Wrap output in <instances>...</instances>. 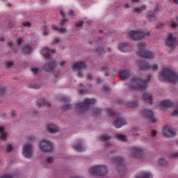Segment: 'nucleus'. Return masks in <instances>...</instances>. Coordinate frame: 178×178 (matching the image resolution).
Returning a JSON list of instances; mask_svg holds the SVG:
<instances>
[{
  "mask_svg": "<svg viewBox=\"0 0 178 178\" xmlns=\"http://www.w3.org/2000/svg\"><path fill=\"white\" fill-rule=\"evenodd\" d=\"M149 81H151V74L147 75L146 79H143L140 76H134L128 83V87L130 90H145Z\"/></svg>",
  "mask_w": 178,
  "mask_h": 178,
  "instance_id": "f257e3e1",
  "label": "nucleus"
},
{
  "mask_svg": "<svg viewBox=\"0 0 178 178\" xmlns=\"http://www.w3.org/2000/svg\"><path fill=\"white\" fill-rule=\"evenodd\" d=\"M159 80L160 81H169L172 84H177L178 83V74L173 72L169 67H164L159 74Z\"/></svg>",
  "mask_w": 178,
  "mask_h": 178,
  "instance_id": "f03ea898",
  "label": "nucleus"
},
{
  "mask_svg": "<svg viewBox=\"0 0 178 178\" xmlns=\"http://www.w3.org/2000/svg\"><path fill=\"white\" fill-rule=\"evenodd\" d=\"M35 140V137L33 136H29L28 137V141L26 143L23 145L22 147V155L24 156V158H26V159H31V158L33 157V141Z\"/></svg>",
  "mask_w": 178,
  "mask_h": 178,
  "instance_id": "7ed1b4c3",
  "label": "nucleus"
},
{
  "mask_svg": "<svg viewBox=\"0 0 178 178\" xmlns=\"http://www.w3.org/2000/svg\"><path fill=\"white\" fill-rule=\"evenodd\" d=\"M90 176H106L108 167L105 165H96L90 167L88 170Z\"/></svg>",
  "mask_w": 178,
  "mask_h": 178,
  "instance_id": "20e7f679",
  "label": "nucleus"
},
{
  "mask_svg": "<svg viewBox=\"0 0 178 178\" xmlns=\"http://www.w3.org/2000/svg\"><path fill=\"white\" fill-rule=\"evenodd\" d=\"M145 47H147V44L143 42L138 44V56L140 58H146V59H154V58H155V53L149 50H145Z\"/></svg>",
  "mask_w": 178,
  "mask_h": 178,
  "instance_id": "39448f33",
  "label": "nucleus"
},
{
  "mask_svg": "<svg viewBox=\"0 0 178 178\" xmlns=\"http://www.w3.org/2000/svg\"><path fill=\"white\" fill-rule=\"evenodd\" d=\"M95 104V99H85L82 103H77L76 104V109L79 112L81 111L82 112L85 111H88L90 109V105H94Z\"/></svg>",
  "mask_w": 178,
  "mask_h": 178,
  "instance_id": "423d86ee",
  "label": "nucleus"
},
{
  "mask_svg": "<svg viewBox=\"0 0 178 178\" xmlns=\"http://www.w3.org/2000/svg\"><path fill=\"white\" fill-rule=\"evenodd\" d=\"M149 33H145L141 29L131 30L128 32V35L133 41H138V40H143L144 37L148 35Z\"/></svg>",
  "mask_w": 178,
  "mask_h": 178,
  "instance_id": "0eeeda50",
  "label": "nucleus"
},
{
  "mask_svg": "<svg viewBox=\"0 0 178 178\" xmlns=\"http://www.w3.org/2000/svg\"><path fill=\"white\" fill-rule=\"evenodd\" d=\"M39 147L42 152H52L54 151V145L49 140L43 139L39 143Z\"/></svg>",
  "mask_w": 178,
  "mask_h": 178,
  "instance_id": "6e6552de",
  "label": "nucleus"
},
{
  "mask_svg": "<svg viewBox=\"0 0 178 178\" xmlns=\"http://www.w3.org/2000/svg\"><path fill=\"white\" fill-rule=\"evenodd\" d=\"M140 115L145 119H149L152 123H156V118L154 115V111L149 108H144L140 111Z\"/></svg>",
  "mask_w": 178,
  "mask_h": 178,
  "instance_id": "1a4fd4ad",
  "label": "nucleus"
},
{
  "mask_svg": "<svg viewBox=\"0 0 178 178\" xmlns=\"http://www.w3.org/2000/svg\"><path fill=\"white\" fill-rule=\"evenodd\" d=\"M87 64L84 61L77 62L72 65V69L74 72H78V77H83V72H81V69H86Z\"/></svg>",
  "mask_w": 178,
  "mask_h": 178,
  "instance_id": "9d476101",
  "label": "nucleus"
},
{
  "mask_svg": "<svg viewBox=\"0 0 178 178\" xmlns=\"http://www.w3.org/2000/svg\"><path fill=\"white\" fill-rule=\"evenodd\" d=\"M161 134L166 138H172L176 136V130L173 129L172 127L165 126L163 128Z\"/></svg>",
  "mask_w": 178,
  "mask_h": 178,
  "instance_id": "9b49d317",
  "label": "nucleus"
},
{
  "mask_svg": "<svg viewBox=\"0 0 178 178\" xmlns=\"http://www.w3.org/2000/svg\"><path fill=\"white\" fill-rule=\"evenodd\" d=\"M165 45L170 48H175L176 47V38L173 36V34L169 33L167 36V39L165 42Z\"/></svg>",
  "mask_w": 178,
  "mask_h": 178,
  "instance_id": "f8f14e48",
  "label": "nucleus"
},
{
  "mask_svg": "<svg viewBox=\"0 0 178 178\" xmlns=\"http://www.w3.org/2000/svg\"><path fill=\"white\" fill-rule=\"evenodd\" d=\"M56 67V61H49L47 62L43 66L42 70L47 73H49V72H52L54 69Z\"/></svg>",
  "mask_w": 178,
  "mask_h": 178,
  "instance_id": "ddd939ff",
  "label": "nucleus"
},
{
  "mask_svg": "<svg viewBox=\"0 0 178 178\" xmlns=\"http://www.w3.org/2000/svg\"><path fill=\"white\" fill-rule=\"evenodd\" d=\"M138 68L143 72H147L149 69H151V66L145 60H139L138 61Z\"/></svg>",
  "mask_w": 178,
  "mask_h": 178,
  "instance_id": "4468645a",
  "label": "nucleus"
},
{
  "mask_svg": "<svg viewBox=\"0 0 178 178\" xmlns=\"http://www.w3.org/2000/svg\"><path fill=\"white\" fill-rule=\"evenodd\" d=\"M158 105L161 109H168V108L173 106V102L170 100L165 99L159 102Z\"/></svg>",
  "mask_w": 178,
  "mask_h": 178,
  "instance_id": "2eb2a0df",
  "label": "nucleus"
},
{
  "mask_svg": "<svg viewBox=\"0 0 178 178\" xmlns=\"http://www.w3.org/2000/svg\"><path fill=\"white\" fill-rule=\"evenodd\" d=\"M126 124H127L126 120L122 118H118L113 122V126L115 129H120V127H123V126H126Z\"/></svg>",
  "mask_w": 178,
  "mask_h": 178,
  "instance_id": "dca6fc26",
  "label": "nucleus"
},
{
  "mask_svg": "<svg viewBox=\"0 0 178 178\" xmlns=\"http://www.w3.org/2000/svg\"><path fill=\"white\" fill-rule=\"evenodd\" d=\"M131 155L134 158H141L143 156V149L138 147H134L131 149Z\"/></svg>",
  "mask_w": 178,
  "mask_h": 178,
  "instance_id": "f3484780",
  "label": "nucleus"
},
{
  "mask_svg": "<svg viewBox=\"0 0 178 178\" xmlns=\"http://www.w3.org/2000/svg\"><path fill=\"white\" fill-rule=\"evenodd\" d=\"M118 76L121 80H126L131 76V74L127 70H121L118 72Z\"/></svg>",
  "mask_w": 178,
  "mask_h": 178,
  "instance_id": "a211bd4d",
  "label": "nucleus"
},
{
  "mask_svg": "<svg viewBox=\"0 0 178 178\" xmlns=\"http://www.w3.org/2000/svg\"><path fill=\"white\" fill-rule=\"evenodd\" d=\"M56 49H51L48 47H44L40 51L41 55L44 58H49L51 56V54H55Z\"/></svg>",
  "mask_w": 178,
  "mask_h": 178,
  "instance_id": "6ab92c4d",
  "label": "nucleus"
},
{
  "mask_svg": "<svg viewBox=\"0 0 178 178\" xmlns=\"http://www.w3.org/2000/svg\"><path fill=\"white\" fill-rule=\"evenodd\" d=\"M46 130L51 134H55L56 133H58L59 128H58L57 126L54 124H50L47 126Z\"/></svg>",
  "mask_w": 178,
  "mask_h": 178,
  "instance_id": "aec40b11",
  "label": "nucleus"
},
{
  "mask_svg": "<svg viewBox=\"0 0 178 178\" xmlns=\"http://www.w3.org/2000/svg\"><path fill=\"white\" fill-rule=\"evenodd\" d=\"M72 148L76 152H83V151H86V147H84L83 142L81 141H79L74 145Z\"/></svg>",
  "mask_w": 178,
  "mask_h": 178,
  "instance_id": "412c9836",
  "label": "nucleus"
},
{
  "mask_svg": "<svg viewBox=\"0 0 178 178\" xmlns=\"http://www.w3.org/2000/svg\"><path fill=\"white\" fill-rule=\"evenodd\" d=\"M124 106L129 108H137L138 106V102L136 100L128 101L124 103Z\"/></svg>",
  "mask_w": 178,
  "mask_h": 178,
  "instance_id": "4be33fe9",
  "label": "nucleus"
},
{
  "mask_svg": "<svg viewBox=\"0 0 178 178\" xmlns=\"http://www.w3.org/2000/svg\"><path fill=\"white\" fill-rule=\"evenodd\" d=\"M143 99L147 104H152V95L149 92H145L143 94Z\"/></svg>",
  "mask_w": 178,
  "mask_h": 178,
  "instance_id": "5701e85b",
  "label": "nucleus"
},
{
  "mask_svg": "<svg viewBox=\"0 0 178 178\" xmlns=\"http://www.w3.org/2000/svg\"><path fill=\"white\" fill-rule=\"evenodd\" d=\"M118 47L121 52H127V51H129V44H127V42L118 44Z\"/></svg>",
  "mask_w": 178,
  "mask_h": 178,
  "instance_id": "b1692460",
  "label": "nucleus"
},
{
  "mask_svg": "<svg viewBox=\"0 0 178 178\" xmlns=\"http://www.w3.org/2000/svg\"><path fill=\"white\" fill-rule=\"evenodd\" d=\"M134 178H152V174L148 172H143L140 174L136 175Z\"/></svg>",
  "mask_w": 178,
  "mask_h": 178,
  "instance_id": "393cba45",
  "label": "nucleus"
},
{
  "mask_svg": "<svg viewBox=\"0 0 178 178\" xmlns=\"http://www.w3.org/2000/svg\"><path fill=\"white\" fill-rule=\"evenodd\" d=\"M6 138H8V133L5 131L3 127H0V139L5 140Z\"/></svg>",
  "mask_w": 178,
  "mask_h": 178,
  "instance_id": "a878e982",
  "label": "nucleus"
},
{
  "mask_svg": "<svg viewBox=\"0 0 178 178\" xmlns=\"http://www.w3.org/2000/svg\"><path fill=\"white\" fill-rule=\"evenodd\" d=\"M147 9V6L146 5H142L140 7L134 8L133 9V12L134 13H141L142 12H144Z\"/></svg>",
  "mask_w": 178,
  "mask_h": 178,
  "instance_id": "bb28decb",
  "label": "nucleus"
},
{
  "mask_svg": "<svg viewBox=\"0 0 178 178\" xmlns=\"http://www.w3.org/2000/svg\"><path fill=\"white\" fill-rule=\"evenodd\" d=\"M38 106H39V108H42V106H51V104L48 103L47 102V100L42 99L41 100H39L38 102Z\"/></svg>",
  "mask_w": 178,
  "mask_h": 178,
  "instance_id": "cd10ccee",
  "label": "nucleus"
},
{
  "mask_svg": "<svg viewBox=\"0 0 178 178\" xmlns=\"http://www.w3.org/2000/svg\"><path fill=\"white\" fill-rule=\"evenodd\" d=\"M111 138V135H108V134H103L99 136L100 141H103L104 143H108V141H109Z\"/></svg>",
  "mask_w": 178,
  "mask_h": 178,
  "instance_id": "c85d7f7f",
  "label": "nucleus"
},
{
  "mask_svg": "<svg viewBox=\"0 0 178 178\" xmlns=\"http://www.w3.org/2000/svg\"><path fill=\"white\" fill-rule=\"evenodd\" d=\"M33 51V48L30 47V45H26L24 47L22 48V52L26 54V55L29 54H31Z\"/></svg>",
  "mask_w": 178,
  "mask_h": 178,
  "instance_id": "c756f323",
  "label": "nucleus"
},
{
  "mask_svg": "<svg viewBox=\"0 0 178 178\" xmlns=\"http://www.w3.org/2000/svg\"><path fill=\"white\" fill-rule=\"evenodd\" d=\"M115 137L117 140H119V141H123V142L127 141V137H126V136L122 134H116Z\"/></svg>",
  "mask_w": 178,
  "mask_h": 178,
  "instance_id": "7c9ffc66",
  "label": "nucleus"
},
{
  "mask_svg": "<svg viewBox=\"0 0 178 178\" xmlns=\"http://www.w3.org/2000/svg\"><path fill=\"white\" fill-rule=\"evenodd\" d=\"M147 18L150 22H155V20H156V17H155V15H154V12L152 11H150L147 13Z\"/></svg>",
  "mask_w": 178,
  "mask_h": 178,
  "instance_id": "2f4dec72",
  "label": "nucleus"
},
{
  "mask_svg": "<svg viewBox=\"0 0 178 178\" xmlns=\"http://www.w3.org/2000/svg\"><path fill=\"white\" fill-rule=\"evenodd\" d=\"M51 29L53 30H56V31H58V33H66V28H59L56 25H53L51 26Z\"/></svg>",
  "mask_w": 178,
  "mask_h": 178,
  "instance_id": "473e14b6",
  "label": "nucleus"
},
{
  "mask_svg": "<svg viewBox=\"0 0 178 178\" xmlns=\"http://www.w3.org/2000/svg\"><path fill=\"white\" fill-rule=\"evenodd\" d=\"M102 113V111L99 108H95L92 111V114L95 116H98V115H101Z\"/></svg>",
  "mask_w": 178,
  "mask_h": 178,
  "instance_id": "72a5a7b5",
  "label": "nucleus"
},
{
  "mask_svg": "<svg viewBox=\"0 0 178 178\" xmlns=\"http://www.w3.org/2000/svg\"><path fill=\"white\" fill-rule=\"evenodd\" d=\"M157 165H159V166H166V165H168V161H166L165 159L161 158L158 160Z\"/></svg>",
  "mask_w": 178,
  "mask_h": 178,
  "instance_id": "f704fd0d",
  "label": "nucleus"
},
{
  "mask_svg": "<svg viewBox=\"0 0 178 178\" xmlns=\"http://www.w3.org/2000/svg\"><path fill=\"white\" fill-rule=\"evenodd\" d=\"M112 161H113V162H117L118 163H122V162H123L124 160H123V157L117 156H114L112 159Z\"/></svg>",
  "mask_w": 178,
  "mask_h": 178,
  "instance_id": "c9c22d12",
  "label": "nucleus"
},
{
  "mask_svg": "<svg viewBox=\"0 0 178 178\" xmlns=\"http://www.w3.org/2000/svg\"><path fill=\"white\" fill-rule=\"evenodd\" d=\"M107 113L111 117V118H118V114L112 111L111 108L107 109Z\"/></svg>",
  "mask_w": 178,
  "mask_h": 178,
  "instance_id": "e433bc0d",
  "label": "nucleus"
},
{
  "mask_svg": "<svg viewBox=\"0 0 178 178\" xmlns=\"http://www.w3.org/2000/svg\"><path fill=\"white\" fill-rule=\"evenodd\" d=\"M13 150V145H12V144H8L7 145H6L5 147V151L6 152H12V151Z\"/></svg>",
  "mask_w": 178,
  "mask_h": 178,
  "instance_id": "4c0bfd02",
  "label": "nucleus"
},
{
  "mask_svg": "<svg viewBox=\"0 0 178 178\" xmlns=\"http://www.w3.org/2000/svg\"><path fill=\"white\" fill-rule=\"evenodd\" d=\"M31 71L32 72L33 74H38V73H40V68L37 67H32L31 68Z\"/></svg>",
  "mask_w": 178,
  "mask_h": 178,
  "instance_id": "58836bf2",
  "label": "nucleus"
},
{
  "mask_svg": "<svg viewBox=\"0 0 178 178\" xmlns=\"http://www.w3.org/2000/svg\"><path fill=\"white\" fill-rule=\"evenodd\" d=\"M55 159L52 156H48L46 158V162L49 165H52V163L54 162Z\"/></svg>",
  "mask_w": 178,
  "mask_h": 178,
  "instance_id": "ea45409f",
  "label": "nucleus"
},
{
  "mask_svg": "<svg viewBox=\"0 0 178 178\" xmlns=\"http://www.w3.org/2000/svg\"><path fill=\"white\" fill-rule=\"evenodd\" d=\"M72 108V105L71 104H65L64 106H63L61 107V111H68V109H70Z\"/></svg>",
  "mask_w": 178,
  "mask_h": 178,
  "instance_id": "a19ab883",
  "label": "nucleus"
},
{
  "mask_svg": "<svg viewBox=\"0 0 178 178\" xmlns=\"http://www.w3.org/2000/svg\"><path fill=\"white\" fill-rule=\"evenodd\" d=\"M104 51H105V48H104V47L101 46L99 47H97L96 52H97V54H104Z\"/></svg>",
  "mask_w": 178,
  "mask_h": 178,
  "instance_id": "79ce46f5",
  "label": "nucleus"
},
{
  "mask_svg": "<svg viewBox=\"0 0 178 178\" xmlns=\"http://www.w3.org/2000/svg\"><path fill=\"white\" fill-rule=\"evenodd\" d=\"M48 31H49L48 26H44L42 28V33H43L44 37H47L48 35Z\"/></svg>",
  "mask_w": 178,
  "mask_h": 178,
  "instance_id": "37998d69",
  "label": "nucleus"
},
{
  "mask_svg": "<svg viewBox=\"0 0 178 178\" xmlns=\"http://www.w3.org/2000/svg\"><path fill=\"white\" fill-rule=\"evenodd\" d=\"M170 158H171L172 159H176V158H178V152L171 153L170 155Z\"/></svg>",
  "mask_w": 178,
  "mask_h": 178,
  "instance_id": "c03bdc74",
  "label": "nucleus"
},
{
  "mask_svg": "<svg viewBox=\"0 0 178 178\" xmlns=\"http://www.w3.org/2000/svg\"><path fill=\"white\" fill-rule=\"evenodd\" d=\"M60 101H64V102H69L70 101V98L67 96H62L60 97Z\"/></svg>",
  "mask_w": 178,
  "mask_h": 178,
  "instance_id": "a18cd8bd",
  "label": "nucleus"
},
{
  "mask_svg": "<svg viewBox=\"0 0 178 178\" xmlns=\"http://www.w3.org/2000/svg\"><path fill=\"white\" fill-rule=\"evenodd\" d=\"M150 69H152L153 72H156V70H158V64L154 63V65L150 66Z\"/></svg>",
  "mask_w": 178,
  "mask_h": 178,
  "instance_id": "49530a36",
  "label": "nucleus"
},
{
  "mask_svg": "<svg viewBox=\"0 0 178 178\" xmlns=\"http://www.w3.org/2000/svg\"><path fill=\"white\" fill-rule=\"evenodd\" d=\"M13 66V62L9 61L7 63L6 67V69H12Z\"/></svg>",
  "mask_w": 178,
  "mask_h": 178,
  "instance_id": "de8ad7c7",
  "label": "nucleus"
},
{
  "mask_svg": "<svg viewBox=\"0 0 178 178\" xmlns=\"http://www.w3.org/2000/svg\"><path fill=\"white\" fill-rule=\"evenodd\" d=\"M6 91V88L5 86H0V95H2V94H5V92Z\"/></svg>",
  "mask_w": 178,
  "mask_h": 178,
  "instance_id": "09e8293b",
  "label": "nucleus"
},
{
  "mask_svg": "<svg viewBox=\"0 0 178 178\" xmlns=\"http://www.w3.org/2000/svg\"><path fill=\"white\" fill-rule=\"evenodd\" d=\"M84 24V22L83 21H79L75 24V26L76 27H81Z\"/></svg>",
  "mask_w": 178,
  "mask_h": 178,
  "instance_id": "8fccbe9b",
  "label": "nucleus"
},
{
  "mask_svg": "<svg viewBox=\"0 0 178 178\" xmlns=\"http://www.w3.org/2000/svg\"><path fill=\"white\" fill-rule=\"evenodd\" d=\"M31 88H34L35 90H38V88H41V85H31L30 86Z\"/></svg>",
  "mask_w": 178,
  "mask_h": 178,
  "instance_id": "3c124183",
  "label": "nucleus"
},
{
  "mask_svg": "<svg viewBox=\"0 0 178 178\" xmlns=\"http://www.w3.org/2000/svg\"><path fill=\"white\" fill-rule=\"evenodd\" d=\"M22 26L23 27H31V24L30 22H24Z\"/></svg>",
  "mask_w": 178,
  "mask_h": 178,
  "instance_id": "603ef678",
  "label": "nucleus"
},
{
  "mask_svg": "<svg viewBox=\"0 0 178 178\" xmlns=\"http://www.w3.org/2000/svg\"><path fill=\"white\" fill-rule=\"evenodd\" d=\"M69 22V20L66 18H64L63 19H62L60 22V26H63V24H65L66 22Z\"/></svg>",
  "mask_w": 178,
  "mask_h": 178,
  "instance_id": "864d4df0",
  "label": "nucleus"
},
{
  "mask_svg": "<svg viewBox=\"0 0 178 178\" xmlns=\"http://www.w3.org/2000/svg\"><path fill=\"white\" fill-rule=\"evenodd\" d=\"M177 23H176V22H171V27L172 28V29H176V28H177Z\"/></svg>",
  "mask_w": 178,
  "mask_h": 178,
  "instance_id": "5fc2aeb1",
  "label": "nucleus"
},
{
  "mask_svg": "<svg viewBox=\"0 0 178 178\" xmlns=\"http://www.w3.org/2000/svg\"><path fill=\"white\" fill-rule=\"evenodd\" d=\"M151 136L152 137H155V136H156V131L152 130L151 132Z\"/></svg>",
  "mask_w": 178,
  "mask_h": 178,
  "instance_id": "6e6d98bb",
  "label": "nucleus"
},
{
  "mask_svg": "<svg viewBox=\"0 0 178 178\" xmlns=\"http://www.w3.org/2000/svg\"><path fill=\"white\" fill-rule=\"evenodd\" d=\"M10 115H11V118H16V115H17L16 111H12L10 113Z\"/></svg>",
  "mask_w": 178,
  "mask_h": 178,
  "instance_id": "4d7b16f0",
  "label": "nucleus"
},
{
  "mask_svg": "<svg viewBox=\"0 0 178 178\" xmlns=\"http://www.w3.org/2000/svg\"><path fill=\"white\" fill-rule=\"evenodd\" d=\"M172 116H178V110H175L171 115Z\"/></svg>",
  "mask_w": 178,
  "mask_h": 178,
  "instance_id": "13d9d810",
  "label": "nucleus"
},
{
  "mask_svg": "<svg viewBox=\"0 0 178 178\" xmlns=\"http://www.w3.org/2000/svg\"><path fill=\"white\" fill-rule=\"evenodd\" d=\"M105 147H106V148H111V147H112V144H111V143L108 142L107 143H106Z\"/></svg>",
  "mask_w": 178,
  "mask_h": 178,
  "instance_id": "bf43d9fd",
  "label": "nucleus"
},
{
  "mask_svg": "<svg viewBox=\"0 0 178 178\" xmlns=\"http://www.w3.org/2000/svg\"><path fill=\"white\" fill-rule=\"evenodd\" d=\"M60 40L59 38H56L52 42V44H58Z\"/></svg>",
  "mask_w": 178,
  "mask_h": 178,
  "instance_id": "052dcab7",
  "label": "nucleus"
},
{
  "mask_svg": "<svg viewBox=\"0 0 178 178\" xmlns=\"http://www.w3.org/2000/svg\"><path fill=\"white\" fill-rule=\"evenodd\" d=\"M124 9H129V8H130V5L129 4V3H124Z\"/></svg>",
  "mask_w": 178,
  "mask_h": 178,
  "instance_id": "680f3d73",
  "label": "nucleus"
},
{
  "mask_svg": "<svg viewBox=\"0 0 178 178\" xmlns=\"http://www.w3.org/2000/svg\"><path fill=\"white\" fill-rule=\"evenodd\" d=\"M0 178H12V176L10 175H3L0 177Z\"/></svg>",
  "mask_w": 178,
  "mask_h": 178,
  "instance_id": "e2e57ef3",
  "label": "nucleus"
},
{
  "mask_svg": "<svg viewBox=\"0 0 178 178\" xmlns=\"http://www.w3.org/2000/svg\"><path fill=\"white\" fill-rule=\"evenodd\" d=\"M59 65L62 67V66H65V65H66V61L65 60H62L61 62L59 63Z\"/></svg>",
  "mask_w": 178,
  "mask_h": 178,
  "instance_id": "0e129e2a",
  "label": "nucleus"
},
{
  "mask_svg": "<svg viewBox=\"0 0 178 178\" xmlns=\"http://www.w3.org/2000/svg\"><path fill=\"white\" fill-rule=\"evenodd\" d=\"M68 15H69V16H70L71 17H72V16H74V12H73V10H70V11L68 13Z\"/></svg>",
  "mask_w": 178,
  "mask_h": 178,
  "instance_id": "69168bd1",
  "label": "nucleus"
},
{
  "mask_svg": "<svg viewBox=\"0 0 178 178\" xmlns=\"http://www.w3.org/2000/svg\"><path fill=\"white\" fill-rule=\"evenodd\" d=\"M22 38L17 39V45H20L22 44Z\"/></svg>",
  "mask_w": 178,
  "mask_h": 178,
  "instance_id": "338daca9",
  "label": "nucleus"
},
{
  "mask_svg": "<svg viewBox=\"0 0 178 178\" xmlns=\"http://www.w3.org/2000/svg\"><path fill=\"white\" fill-rule=\"evenodd\" d=\"M70 178H82V177L80 176H72Z\"/></svg>",
  "mask_w": 178,
  "mask_h": 178,
  "instance_id": "774afa93",
  "label": "nucleus"
}]
</instances>
